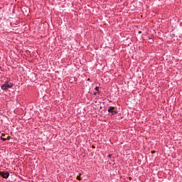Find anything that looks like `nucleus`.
Segmentation results:
<instances>
[{
    "mask_svg": "<svg viewBox=\"0 0 182 182\" xmlns=\"http://www.w3.org/2000/svg\"><path fill=\"white\" fill-rule=\"evenodd\" d=\"M154 153H156V151H151L152 154H154Z\"/></svg>",
    "mask_w": 182,
    "mask_h": 182,
    "instance_id": "obj_7",
    "label": "nucleus"
},
{
    "mask_svg": "<svg viewBox=\"0 0 182 182\" xmlns=\"http://www.w3.org/2000/svg\"><path fill=\"white\" fill-rule=\"evenodd\" d=\"M97 95V92H94V96H96Z\"/></svg>",
    "mask_w": 182,
    "mask_h": 182,
    "instance_id": "obj_8",
    "label": "nucleus"
},
{
    "mask_svg": "<svg viewBox=\"0 0 182 182\" xmlns=\"http://www.w3.org/2000/svg\"><path fill=\"white\" fill-rule=\"evenodd\" d=\"M139 33H141V31H139Z\"/></svg>",
    "mask_w": 182,
    "mask_h": 182,
    "instance_id": "obj_9",
    "label": "nucleus"
},
{
    "mask_svg": "<svg viewBox=\"0 0 182 182\" xmlns=\"http://www.w3.org/2000/svg\"><path fill=\"white\" fill-rule=\"evenodd\" d=\"M129 180H132V177H129Z\"/></svg>",
    "mask_w": 182,
    "mask_h": 182,
    "instance_id": "obj_10",
    "label": "nucleus"
},
{
    "mask_svg": "<svg viewBox=\"0 0 182 182\" xmlns=\"http://www.w3.org/2000/svg\"><path fill=\"white\" fill-rule=\"evenodd\" d=\"M108 113H111V116H114V114H117V110L115 109L114 107H109Z\"/></svg>",
    "mask_w": 182,
    "mask_h": 182,
    "instance_id": "obj_2",
    "label": "nucleus"
},
{
    "mask_svg": "<svg viewBox=\"0 0 182 182\" xmlns=\"http://www.w3.org/2000/svg\"><path fill=\"white\" fill-rule=\"evenodd\" d=\"M82 176V173H80V175L78 176H77V180H82V178H80V176Z\"/></svg>",
    "mask_w": 182,
    "mask_h": 182,
    "instance_id": "obj_4",
    "label": "nucleus"
},
{
    "mask_svg": "<svg viewBox=\"0 0 182 182\" xmlns=\"http://www.w3.org/2000/svg\"><path fill=\"white\" fill-rule=\"evenodd\" d=\"M11 87H14V84L11 82V78H7L4 84L1 86V90H8V89H11Z\"/></svg>",
    "mask_w": 182,
    "mask_h": 182,
    "instance_id": "obj_1",
    "label": "nucleus"
},
{
    "mask_svg": "<svg viewBox=\"0 0 182 182\" xmlns=\"http://www.w3.org/2000/svg\"><path fill=\"white\" fill-rule=\"evenodd\" d=\"M1 140H2V141H6V139L4 138L2 136L0 137Z\"/></svg>",
    "mask_w": 182,
    "mask_h": 182,
    "instance_id": "obj_5",
    "label": "nucleus"
},
{
    "mask_svg": "<svg viewBox=\"0 0 182 182\" xmlns=\"http://www.w3.org/2000/svg\"><path fill=\"white\" fill-rule=\"evenodd\" d=\"M95 90L97 91V92H99V87H95Z\"/></svg>",
    "mask_w": 182,
    "mask_h": 182,
    "instance_id": "obj_6",
    "label": "nucleus"
},
{
    "mask_svg": "<svg viewBox=\"0 0 182 182\" xmlns=\"http://www.w3.org/2000/svg\"><path fill=\"white\" fill-rule=\"evenodd\" d=\"M0 176H1V177H3V178H8L9 177V172L0 171Z\"/></svg>",
    "mask_w": 182,
    "mask_h": 182,
    "instance_id": "obj_3",
    "label": "nucleus"
},
{
    "mask_svg": "<svg viewBox=\"0 0 182 182\" xmlns=\"http://www.w3.org/2000/svg\"><path fill=\"white\" fill-rule=\"evenodd\" d=\"M149 39H151V38L149 37Z\"/></svg>",
    "mask_w": 182,
    "mask_h": 182,
    "instance_id": "obj_11",
    "label": "nucleus"
}]
</instances>
